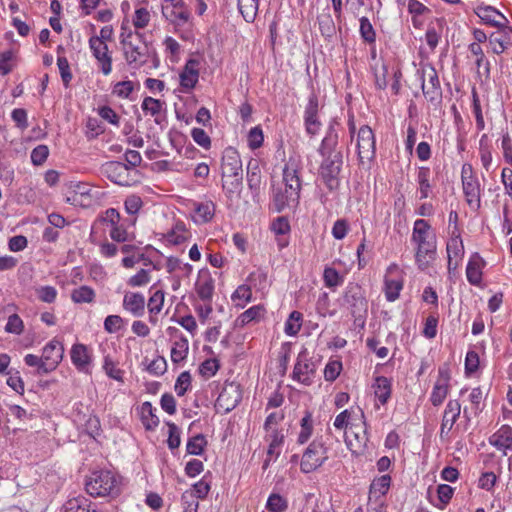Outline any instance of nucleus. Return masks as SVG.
Returning <instances> with one entry per match:
<instances>
[{
	"label": "nucleus",
	"mask_w": 512,
	"mask_h": 512,
	"mask_svg": "<svg viewBox=\"0 0 512 512\" xmlns=\"http://www.w3.org/2000/svg\"><path fill=\"white\" fill-rule=\"evenodd\" d=\"M162 13L167 20L171 21L177 26L186 24L190 19V12L187 7L170 9L168 6H163Z\"/></svg>",
	"instance_id": "473e14b6"
},
{
	"label": "nucleus",
	"mask_w": 512,
	"mask_h": 512,
	"mask_svg": "<svg viewBox=\"0 0 512 512\" xmlns=\"http://www.w3.org/2000/svg\"><path fill=\"white\" fill-rule=\"evenodd\" d=\"M448 256V272L452 274L454 260H461L464 254V245L460 236L451 237L446 246Z\"/></svg>",
	"instance_id": "c85d7f7f"
},
{
	"label": "nucleus",
	"mask_w": 512,
	"mask_h": 512,
	"mask_svg": "<svg viewBox=\"0 0 512 512\" xmlns=\"http://www.w3.org/2000/svg\"><path fill=\"white\" fill-rule=\"evenodd\" d=\"M403 288V281L401 279H391L388 276L384 280V292L386 299L390 302L398 299L400 291Z\"/></svg>",
	"instance_id": "a19ab883"
},
{
	"label": "nucleus",
	"mask_w": 512,
	"mask_h": 512,
	"mask_svg": "<svg viewBox=\"0 0 512 512\" xmlns=\"http://www.w3.org/2000/svg\"><path fill=\"white\" fill-rule=\"evenodd\" d=\"M24 330V324L18 314H12L9 316L5 326V331L8 333L20 335Z\"/></svg>",
	"instance_id": "774afa93"
},
{
	"label": "nucleus",
	"mask_w": 512,
	"mask_h": 512,
	"mask_svg": "<svg viewBox=\"0 0 512 512\" xmlns=\"http://www.w3.org/2000/svg\"><path fill=\"white\" fill-rule=\"evenodd\" d=\"M463 193L467 204L474 210H478L481 206V186L476 178L462 181Z\"/></svg>",
	"instance_id": "4be33fe9"
},
{
	"label": "nucleus",
	"mask_w": 512,
	"mask_h": 512,
	"mask_svg": "<svg viewBox=\"0 0 512 512\" xmlns=\"http://www.w3.org/2000/svg\"><path fill=\"white\" fill-rule=\"evenodd\" d=\"M71 361L79 371H87L91 363V354L86 345L74 344L70 351Z\"/></svg>",
	"instance_id": "b1692460"
},
{
	"label": "nucleus",
	"mask_w": 512,
	"mask_h": 512,
	"mask_svg": "<svg viewBox=\"0 0 512 512\" xmlns=\"http://www.w3.org/2000/svg\"><path fill=\"white\" fill-rule=\"evenodd\" d=\"M89 48L92 55L97 60L101 72L107 76L112 72V56L109 52L108 45L101 43L96 39V35L91 36L89 39Z\"/></svg>",
	"instance_id": "ddd939ff"
},
{
	"label": "nucleus",
	"mask_w": 512,
	"mask_h": 512,
	"mask_svg": "<svg viewBox=\"0 0 512 512\" xmlns=\"http://www.w3.org/2000/svg\"><path fill=\"white\" fill-rule=\"evenodd\" d=\"M269 512H285L288 509V500L279 493H271L266 502Z\"/></svg>",
	"instance_id": "c03bdc74"
},
{
	"label": "nucleus",
	"mask_w": 512,
	"mask_h": 512,
	"mask_svg": "<svg viewBox=\"0 0 512 512\" xmlns=\"http://www.w3.org/2000/svg\"><path fill=\"white\" fill-rule=\"evenodd\" d=\"M327 449L321 441H313L306 448L300 463V469L304 473H310L319 468L326 460Z\"/></svg>",
	"instance_id": "6e6552de"
},
{
	"label": "nucleus",
	"mask_w": 512,
	"mask_h": 512,
	"mask_svg": "<svg viewBox=\"0 0 512 512\" xmlns=\"http://www.w3.org/2000/svg\"><path fill=\"white\" fill-rule=\"evenodd\" d=\"M391 485V477L388 474L375 478L370 485V495L384 496Z\"/></svg>",
	"instance_id": "a18cd8bd"
},
{
	"label": "nucleus",
	"mask_w": 512,
	"mask_h": 512,
	"mask_svg": "<svg viewBox=\"0 0 512 512\" xmlns=\"http://www.w3.org/2000/svg\"><path fill=\"white\" fill-rule=\"evenodd\" d=\"M247 184L253 193H258L261 185V170L258 160L251 159L247 165Z\"/></svg>",
	"instance_id": "7c9ffc66"
},
{
	"label": "nucleus",
	"mask_w": 512,
	"mask_h": 512,
	"mask_svg": "<svg viewBox=\"0 0 512 512\" xmlns=\"http://www.w3.org/2000/svg\"><path fill=\"white\" fill-rule=\"evenodd\" d=\"M474 12L486 25L496 28H508L509 20L506 16L490 5L479 4L474 9Z\"/></svg>",
	"instance_id": "dca6fc26"
},
{
	"label": "nucleus",
	"mask_w": 512,
	"mask_h": 512,
	"mask_svg": "<svg viewBox=\"0 0 512 512\" xmlns=\"http://www.w3.org/2000/svg\"><path fill=\"white\" fill-rule=\"evenodd\" d=\"M376 398L385 405L391 396V382L387 377L378 376L373 385Z\"/></svg>",
	"instance_id": "72a5a7b5"
},
{
	"label": "nucleus",
	"mask_w": 512,
	"mask_h": 512,
	"mask_svg": "<svg viewBox=\"0 0 512 512\" xmlns=\"http://www.w3.org/2000/svg\"><path fill=\"white\" fill-rule=\"evenodd\" d=\"M193 206L195 213L194 221L196 223L203 224L212 220L216 209V205L213 201H206L201 203L194 202Z\"/></svg>",
	"instance_id": "cd10ccee"
},
{
	"label": "nucleus",
	"mask_w": 512,
	"mask_h": 512,
	"mask_svg": "<svg viewBox=\"0 0 512 512\" xmlns=\"http://www.w3.org/2000/svg\"><path fill=\"white\" fill-rule=\"evenodd\" d=\"M243 174L242 161L235 148L228 147L224 150L221 163V176L230 177Z\"/></svg>",
	"instance_id": "a211bd4d"
},
{
	"label": "nucleus",
	"mask_w": 512,
	"mask_h": 512,
	"mask_svg": "<svg viewBox=\"0 0 512 512\" xmlns=\"http://www.w3.org/2000/svg\"><path fill=\"white\" fill-rule=\"evenodd\" d=\"M120 38L125 59L129 65L135 63L142 66L147 63L150 56V47L144 41L143 33L122 32Z\"/></svg>",
	"instance_id": "39448f33"
},
{
	"label": "nucleus",
	"mask_w": 512,
	"mask_h": 512,
	"mask_svg": "<svg viewBox=\"0 0 512 512\" xmlns=\"http://www.w3.org/2000/svg\"><path fill=\"white\" fill-rule=\"evenodd\" d=\"M61 512H96L91 508V502L85 497H77L68 500Z\"/></svg>",
	"instance_id": "e433bc0d"
},
{
	"label": "nucleus",
	"mask_w": 512,
	"mask_h": 512,
	"mask_svg": "<svg viewBox=\"0 0 512 512\" xmlns=\"http://www.w3.org/2000/svg\"><path fill=\"white\" fill-rule=\"evenodd\" d=\"M164 293L161 290L155 291L148 300V310L151 314H158L163 307Z\"/></svg>",
	"instance_id": "bf43d9fd"
},
{
	"label": "nucleus",
	"mask_w": 512,
	"mask_h": 512,
	"mask_svg": "<svg viewBox=\"0 0 512 512\" xmlns=\"http://www.w3.org/2000/svg\"><path fill=\"white\" fill-rule=\"evenodd\" d=\"M466 276L467 280L472 285L480 284L482 280V272H481V258L478 254L473 256L466 267Z\"/></svg>",
	"instance_id": "f704fd0d"
},
{
	"label": "nucleus",
	"mask_w": 512,
	"mask_h": 512,
	"mask_svg": "<svg viewBox=\"0 0 512 512\" xmlns=\"http://www.w3.org/2000/svg\"><path fill=\"white\" fill-rule=\"evenodd\" d=\"M85 489L93 497L114 499L121 494L122 477L110 470H95L86 477Z\"/></svg>",
	"instance_id": "20e7f679"
},
{
	"label": "nucleus",
	"mask_w": 512,
	"mask_h": 512,
	"mask_svg": "<svg viewBox=\"0 0 512 512\" xmlns=\"http://www.w3.org/2000/svg\"><path fill=\"white\" fill-rule=\"evenodd\" d=\"M490 443L499 450H512V428L508 425H503L491 436Z\"/></svg>",
	"instance_id": "bb28decb"
},
{
	"label": "nucleus",
	"mask_w": 512,
	"mask_h": 512,
	"mask_svg": "<svg viewBox=\"0 0 512 512\" xmlns=\"http://www.w3.org/2000/svg\"><path fill=\"white\" fill-rule=\"evenodd\" d=\"M151 280L150 270L140 269L135 275L131 276L127 280V284L130 287H143L147 285Z\"/></svg>",
	"instance_id": "6e6d98bb"
},
{
	"label": "nucleus",
	"mask_w": 512,
	"mask_h": 512,
	"mask_svg": "<svg viewBox=\"0 0 512 512\" xmlns=\"http://www.w3.org/2000/svg\"><path fill=\"white\" fill-rule=\"evenodd\" d=\"M361 411L362 419H365L364 413ZM363 429L356 424H351L349 431L346 432V444L348 448L354 453H361L367 446L368 436L366 431V422L363 420Z\"/></svg>",
	"instance_id": "2eb2a0df"
},
{
	"label": "nucleus",
	"mask_w": 512,
	"mask_h": 512,
	"mask_svg": "<svg viewBox=\"0 0 512 512\" xmlns=\"http://www.w3.org/2000/svg\"><path fill=\"white\" fill-rule=\"evenodd\" d=\"M360 35L362 39L368 43H374L376 40L375 30L367 17H361L360 20Z\"/></svg>",
	"instance_id": "864d4df0"
},
{
	"label": "nucleus",
	"mask_w": 512,
	"mask_h": 512,
	"mask_svg": "<svg viewBox=\"0 0 512 512\" xmlns=\"http://www.w3.org/2000/svg\"><path fill=\"white\" fill-rule=\"evenodd\" d=\"M316 372V364L309 358L307 350L301 351L293 369L292 378L306 386L313 382V377Z\"/></svg>",
	"instance_id": "9d476101"
},
{
	"label": "nucleus",
	"mask_w": 512,
	"mask_h": 512,
	"mask_svg": "<svg viewBox=\"0 0 512 512\" xmlns=\"http://www.w3.org/2000/svg\"><path fill=\"white\" fill-rule=\"evenodd\" d=\"M318 22L323 36L331 37L335 33V25L330 14L319 16Z\"/></svg>",
	"instance_id": "052dcab7"
},
{
	"label": "nucleus",
	"mask_w": 512,
	"mask_h": 512,
	"mask_svg": "<svg viewBox=\"0 0 512 512\" xmlns=\"http://www.w3.org/2000/svg\"><path fill=\"white\" fill-rule=\"evenodd\" d=\"M302 165L300 160L290 157L283 168L284 189L273 191L272 206L274 211L280 213L285 208L296 207L300 199L302 187Z\"/></svg>",
	"instance_id": "f03ea898"
},
{
	"label": "nucleus",
	"mask_w": 512,
	"mask_h": 512,
	"mask_svg": "<svg viewBox=\"0 0 512 512\" xmlns=\"http://www.w3.org/2000/svg\"><path fill=\"white\" fill-rule=\"evenodd\" d=\"M156 409L148 401L140 406V417L142 424L147 430L155 429L159 424V418L155 414Z\"/></svg>",
	"instance_id": "2f4dec72"
},
{
	"label": "nucleus",
	"mask_w": 512,
	"mask_h": 512,
	"mask_svg": "<svg viewBox=\"0 0 512 512\" xmlns=\"http://www.w3.org/2000/svg\"><path fill=\"white\" fill-rule=\"evenodd\" d=\"M198 297L204 302H211L214 294V280L208 272H200L195 283Z\"/></svg>",
	"instance_id": "5701e85b"
},
{
	"label": "nucleus",
	"mask_w": 512,
	"mask_h": 512,
	"mask_svg": "<svg viewBox=\"0 0 512 512\" xmlns=\"http://www.w3.org/2000/svg\"><path fill=\"white\" fill-rule=\"evenodd\" d=\"M242 391L240 385L235 383L225 384L220 392L217 400L216 407L224 413L232 411L241 401Z\"/></svg>",
	"instance_id": "9b49d317"
},
{
	"label": "nucleus",
	"mask_w": 512,
	"mask_h": 512,
	"mask_svg": "<svg viewBox=\"0 0 512 512\" xmlns=\"http://www.w3.org/2000/svg\"><path fill=\"white\" fill-rule=\"evenodd\" d=\"M141 108L145 114L154 117L156 124H161L163 121L162 112L165 109V102L147 96L143 99Z\"/></svg>",
	"instance_id": "a878e982"
},
{
	"label": "nucleus",
	"mask_w": 512,
	"mask_h": 512,
	"mask_svg": "<svg viewBox=\"0 0 512 512\" xmlns=\"http://www.w3.org/2000/svg\"><path fill=\"white\" fill-rule=\"evenodd\" d=\"M57 65L59 68V72H60L63 84L65 87H68L73 78V75L70 71V65H69L67 58L59 56L57 58Z\"/></svg>",
	"instance_id": "680f3d73"
},
{
	"label": "nucleus",
	"mask_w": 512,
	"mask_h": 512,
	"mask_svg": "<svg viewBox=\"0 0 512 512\" xmlns=\"http://www.w3.org/2000/svg\"><path fill=\"white\" fill-rule=\"evenodd\" d=\"M199 61L196 59H189L180 73V85L185 92L192 90L199 78Z\"/></svg>",
	"instance_id": "aec40b11"
},
{
	"label": "nucleus",
	"mask_w": 512,
	"mask_h": 512,
	"mask_svg": "<svg viewBox=\"0 0 512 512\" xmlns=\"http://www.w3.org/2000/svg\"><path fill=\"white\" fill-rule=\"evenodd\" d=\"M421 87L425 98L431 103H439L442 99V89L438 73L433 65L425 64L418 70Z\"/></svg>",
	"instance_id": "0eeeda50"
},
{
	"label": "nucleus",
	"mask_w": 512,
	"mask_h": 512,
	"mask_svg": "<svg viewBox=\"0 0 512 512\" xmlns=\"http://www.w3.org/2000/svg\"><path fill=\"white\" fill-rule=\"evenodd\" d=\"M264 312V308L261 305H255L244 311L236 320L237 324L240 326H244L250 323L253 320L258 319L262 313Z\"/></svg>",
	"instance_id": "603ef678"
},
{
	"label": "nucleus",
	"mask_w": 512,
	"mask_h": 512,
	"mask_svg": "<svg viewBox=\"0 0 512 512\" xmlns=\"http://www.w3.org/2000/svg\"><path fill=\"white\" fill-rule=\"evenodd\" d=\"M461 413V404L458 400H449L444 410V415L440 428V438L447 439L454 424Z\"/></svg>",
	"instance_id": "6ab92c4d"
},
{
	"label": "nucleus",
	"mask_w": 512,
	"mask_h": 512,
	"mask_svg": "<svg viewBox=\"0 0 512 512\" xmlns=\"http://www.w3.org/2000/svg\"><path fill=\"white\" fill-rule=\"evenodd\" d=\"M101 173L111 182L121 185H130L131 178L129 166L119 161H109L102 165Z\"/></svg>",
	"instance_id": "f8f14e48"
},
{
	"label": "nucleus",
	"mask_w": 512,
	"mask_h": 512,
	"mask_svg": "<svg viewBox=\"0 0 512 512\" xmlns=\"http://www.w3.org/2000/svg\"><path fill=\"white\" fill-rule=\"evenodd\" d=\"M499 31L493 32L489 36V44L491 50L495 54L503 53L511 44V38L509 34L510 28H498Z\"/></svg>",
	"instance_id": "393cba45"
},
{
	"label": "nucleus",
	"mask_w": 512,
	"mask_h": 512,
	"mask_svg": "<svg viewBox=\"0 0 512 512\" xmlns=\"http://www.w3.org/2000/svg\"><path fill=\"white\" fill-rule=\"evenodd\" d=\"M338 134L330 128L322 140L319 153L323 160L319 167V176L329 191L340 186V173L343 166V154L337 149Z\"/></svg>",
	"instance_id": "f257e3e1"
},
{
	"label": "nucleus",
	"mask_w": 512,
	"mask_h": 512,
	"mask_svg": "<svg viewBox=\"0 0 512 512\" xmlns=\"http://www.w3.org/2000/svg\"><path fill=\"white\" fill-rule=\"evenodd\" d=\"M323 280L328 288H335L343 283V277L332 267H326L323 272Z\"/></svg>",
	"instance_id": "5fc2aeb1"
},
{
	"label": "nucleus",
	"mask_w": 512,
	"mask_h": 512,
	"mask_svg": "<svg viewBox=\"0 0 512 512\" xmlns=\"http://www.w3.org/2000/svg\"><path fill=\"white\" fill-rule=\"evenodd\" d=\"M300 426L301 429L297 441L299 444H304L308 441L313 432V419L311 412H305V415L301 419Z\"/></svg>",
	"instance_id": "37998d69"
},
{
	"label": "nucleus",
	"mask_w": 512,
	"mask_h": 512,
	"mask_svg": "<svg viewBox=\"0 0 512 512\" xmlns=\"http://www.w3.org/2000/svg\"><path fill=\"white\" fill-rule=\"evenodd\" d=\"M167 370V362L163 356H157L147 366V371L155 376L163 375Z\"/></svg>",
	"instance_id": "338daca9"
},
{
	"label": "nucleus",
	"mask_w": 512,
	"mask_h": 512,
	"mask_svg": "<svg viewBox=\"0 0 512 512\" xmlns=\"http://www.w3.org/2000/svg\"><path fill=\"white\" fill-rule=\"evenodd\" d=\"M284 442V435L281 431L273 429L269 434V447L267 455L269 457L275 456L276 458L280 455V448Z\"/></svg>",
	"instance_id": "49530a36"
},
{
	"label": "nucleus",
	"mask_w": 512,
	"mask_h": 512,
	"mask_svg": "<svg viewBox=\"0 0 512 512\" xmlns=\"http://www.w3.org/2000/svg\"><path fill=\"white\" fill-rule=\"evenodd\" d=\"M95 296V291L86 285L74 289L71 293V299L75 303H92Z\"/></svg>",
	"instance_id": "79ce46f5"
},
{
	"label": "nucleus",
	"mask_w": 512,
	"mask_h": 512,
	"mask_svg": "<svg viewBox=\"0 0 512 512\" xmlns=\"http://www.w3.org/2000/svg\"><path fill=\"white\" fill-rule=\"evenodd\" d=\"M412 241L416 243L415 262L421 271H425L436 258V237L431 226L424 219L414 222Z\"/></svg>",
	"instance_id": "7ed1b4c3"
},
{
	"label": "nucleus",
	"mask_w": 512,
	"mask_h": 512,
	"mask_svg": "<svg viewBox=\"0 0 512 512\" xmlns=\"http://www.w3.org/2000/svg\"><path fill=\"white\" fill-rule=\"evenodd\" d=\"M236 306L243 308L247 303L252 300L251 287L246 284H242L237 287L231 296Z\"/></svg>",
	"instance_id": "de8ad7c7"
},
{
	"label": "nucleus",
	"mask_w": 512,
	"mask_h": 512,
	"mask_svg": "<svg viewBox=\"0 0 512 512\" xmlns=\"http://www.w3.org/2000/svg\"><path fill=\"white\" fill-rule=\"evenodd\" d=\"M36 294L42 302L53 303L58 293L55 287L46 285L36 288Z\"/></svg>",
	"instance_id": "69168bd1"
},
{
	"label": "nucleus",
	"mask_w": 512,
	"mask_h": 512,
	"mask_svg": "<svg viewBox=\"0 0 512 512\" xmlns=\"http://www.w3.org/2000/svg\"><path fill=\"white\" fill-rule=\"evenodd\" d=\"M450 372L445 366L438 369V378L431 392L430 401L433 406H440L449 392Z\"/></svg>",
	"instance_id": "f3484780"
},
{
	"label": "nucleus",
	"mask_w": 512,
	"mask_h": 512,
	"mask_svg": "<svg viewBox=\"0 0 512 512\" xmlns=\"http://www.w3.org/2000/svg\"><path fill=\"white\" fill-rule=\"evenodd\" d=\"M64 355V347L57 339H52L47 343L42 351L44 373H49L57 368L62 361Z\"/></svg>",
	"instance_id": "4468645a"
},
{
	"label": "nucleus",
	"mask_w": 512,
	"mask_h": 512,
	"mask_svg": "<svg viewBox=\"0 0 512 512\" xmlns=\"http://www.w3.org/2000/svg\"><path fill=\"white\" fill-rule=\"evenodd\" d=\"M431 171L429 167H420L417 173V182L419 184L420 199H426L431 192L430 184Z\"/></svg>",
	"instance_id": "58836bf2"
},
{
	"label": "nucleus",
	"mask_w": 512,
	"mask_h": 512,
	"mask_svg": "<svg viewBox=\"0 0 512 512\" xmlns=\"http://www.w3.org/2000/svg\"><path fill=\"white\" fill-rule=\"evenodd\" d=\"M103 370L109 378L121 383L124 382V371L117 367L110 355L104 357Z\"/></svg>",
	"instance_id": "09e8293b"
},
{
	"label": "nucleus",
	"mask_w": 512,
	"mask_h": 512,
	"mask_svg": "<svg viewBox=\"0 0 512 512\" xmlns=\"http://www.w3.org/2000/svg\"><path fill=\"white\" fill-rule=\"evenodd\" d=\"M49 156L48 146L41 144L36 146L31 152V162L35 166H41Z\"/></svg>",
	"instance_id": "13d9d810"
},
{
	"label": "nucleus",
	"mask_w": 512,
	"mask_h": 512,
	"mask_svg": "<svg viewBox=\"0 0 512 512\" xmlns=\"http://www.w3.org/2000/svg\"><path fill=\"white\" fill-rule=\"evenodd\" d=\"M123 308L135 317H141L145 313L146 300L142 293L126 292L123 297Z\"/></svg>",
	"instance_id": "412c9836"
},
{
	"label": "nucleus",
	"mask_w": 512,
	"mask_h": 512,
	"mask_svg": "<svg viewBox=\"0 0 512 512\" xmlns=\"http://www.w3.org/2000/svg\"><path fill=\"white\" fill-rule=\"evenodd\" d=\"M357 150L360 163L370 162L376 154L375 136L368 125L360 127L357 134Z\"/></svg>",
	"instance_id": "1a4fd4ad"
},
{
	"label": "nucleus",
	"mask_w": 512,
	"mask_h": 512,
	"mask_svg": "<svg viewBox=\"0 0 512 512\" xmlns=\"http://www.w3.org/2000/svg\"><path fill=\"white\" fill-rule=\"evenodd\" d=\"M183 512H197L199 503L197 498L190 491H185L181 496Z\"/></svg>",
	"instance_id": "0e129e2a"
},
{
	"label": "nucleus",
	"mask_w": 512,
	"mask_h": 512,
	"mask_svg": "<svg viewBox=\"0 0 512 512\" xmlns=\"http://www.w3.org/2000/svg\"><path fill=\"white\" fill-rule=\"evenodd\" d=\"M468 49L470 53L476 57L475 65L478 69V73L481 74L480 69L483 68V74L488 78L490 75V63L486 59L481 46L478 43H471Z\"/></svg>",
	"instance_id": "c9c22d12"
},
{
	"label": "nucleus",
	"mask_w": 512,
	"mask_h": 512,
	"mask_svg": "<svg viewBox=\"0 0 512 512\" xmlns=\"http://www.w3.org/2000/svg\"><path fill=\"white\" fill-rule=\"evenodd\" d=\"M191 375L188 371L182 372L175 383L174 389L178 396H184L185 393L189 390L191 387Z\"/></svg>",
	"instance_id": "4d7b16f0"
},
{
	"label": "nucleus",
	"mask_w": 512,
	"mask_h": 512,
	"mask_svg": "<svg viewBox=\"0 0 512 512\" xmlns=\"http://www.w3.org/2000/svg\"><path fill=\"white\" fill-rule=\"evenodd\" d=\"M341 305L350 312L355 323H364L368 311V301L363 288L358 283L347 284Z\"/></svg>",
	"instance_id": "423d86ee"
},
{
	"label": "nucleus",
	"mask_w": 512,
	"mask_h": 512,
	"mask_svg": "<svg viewBox=\"0 0 512 512\" xmlns=\"http://www.w3.org/2000/svg\"><path fill=\"white\" fill-rule=\"evenodd\" d=\"M259 0H238V9L246 22L252 23L257 15Z\"/></svg>",
	"instance_id": "4c0bfd02"
},
{
	"label": "nucleus",
	"mask_w": 512,
	"mask_h": 512,
	"mask_svg": "<svg viewBox=\"0 0 512 512\" xmlns=\"http://www.w3.org/2000/svg\"><path fill=\"white\" fill-rule=\"evenodd\" d=\"M302 314L292 311L286 320L284 331L288 336H295L301 329Z\"/></svg>",
	"instance_id": "8fccbe9b"
},
{
	"label": "nucleus",
	"mask_w": 512,
	"mask_h": 512,
	"mask_svg": "<svg viewBox=\"0 0 512 512\" xmlns=\"http://www.w3.org/2000/svg\"><path fill=\"white\" fill-rule=\"evenodd\" d=\"M206 445L207 441L204 435L198 434L188 440L186 444V451L191 455H201Z\"/></svg>",
	"instance_id": "3c124183"
},
{
	"label": "nucleus",
	"mask_w": 512,
	"mask_h": 512,
	"mask_svg": "<svg viewBox=\"0 0 512 512\" xmlns=\"http://www.w3.org/2000/svg\"><path fill=\"white\" fill-rule=\"evenodd\" d=\"M189 344L186 337L181 336L178 340L174 342V345L171 349V360L173 363H179L183 361L188 354Z\"/></svg>",
	"instance_id": "ea45409f"
},
{
	"label": "nucleus",
	"mask_w": 512,
	"mask_h": 512,
	"mask_svg": "<svg viewBox=\"0 0 512 512\" xmlns=\"http://www.w3.org/2000/svg\"><path fill=\"white\" fill-rule=\"evenodd\" d=\"M243 186V174L236 176L222 177V189L227 198L233 199L235 195H239Z\"/></svg>",
	"instance_id": "c756f323"
},
{
	"label": "nucleus",
	"mask_w": 512,
	"mask_h": 512,
	"mask_svg": "<svg viewBox=\"0 0 512 512\" xmlns=\"http://www.w3.org/2000/svg\"><path fill=\"white\" fill-rule=\"evenodd\" d=\"M134 90V84L132 81H121L117 82L114 87L112 93L119 98L126 99L130 96V94Z\"/></svg>",
	"instance_id": "e2e57ef3"
}]
</instances>
